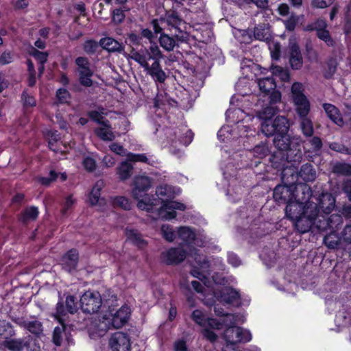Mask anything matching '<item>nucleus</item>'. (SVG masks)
Here are the masks:
<instances>
[{
	"mask_svg": "<svg viewBox=\"0 0 351 351\" xmlns=\"http://www.w3.org/2000/svg\"><path fill=\"white\" fill-rule=\"evenodd\" d=\"M244 319L242 316L235 314H226L225 318L223 320V324L229 327H235L237 323H243Z\"/></svg>",
	"mask_w": 351,
	"mask_h": 351,
	"instance_id": "obj_41",
	"label": "nucleus"
},
{
	"mask_svg": "<svg viewBox=\"0 0 351 351\" xmlns=\"http://www.w3.org/2000/svg\"><path fill=\"white\" fill-rule=\"evenodd\" d=\"M127 239L139 247H143L146 243L143 239L141 234L136 230L126 229Z\"/></svg>",
	"mask_w": 351,
	"mask_h": 351,
	"instance_id": "obj_36",
	"label": "nucleus"
},
{
	"mask_svg": "<svg viewBox=\"0 0 351 351\" xmlns=\"http://www.w3.org/2000/svg\"><path fill=\"white\" fill-rule=\"evenodd\" d=\"M66 327L64 323L60 324L59 326H56L53 332L52 341L57 346H60L64 341H69V338L66 333Z\"/></svg>",
	"mask_w": 351,
	"mask_h": 351,
	"instance_id": "obj_23",
	"label": "nucleus"
},
{
	"mask_svg": "<svg viewBox=\"0 0 351 351\" xmlns=\"http://www.w3.org/2000/svg\"><path fill=\"white\" fill-rule=\"evenodd\" d=\"M343 223V218L341 215L333 214L329 217L323 215L318 217L315 223V228L319 231H328L331 232L335 231L339 226Z\"/></svg>",
	"mask_w": 351,
	"mask_h": 351,
	"instance_id": "obj_9",
	"label": "nucleus"
},
{
	"mask_svg": "<svg viewBox=\"0 0 351 351\" xmlns=\"http://www.w3.org/2000/svg\"><path fill=\"white\" fill-rule=\"evenodd\" d=\"M104 182L102 180H98L94 186L88 196V202L92 205H96L99 202L100 191L104 187Z\"/></svg>",
	"mask_w": 351,
	"mask_h": 351,
	"instance_id": "obj_33",
	"label": "nucleus"
},
{
	"mask_svg": "<svg viewBox=\"0 0 351 351\" xmlns=\"http://www.w3.org/2000/svg\"><path fill=\"white\" fill-rule=\"evenodd\" d=\"M254 156L262 158L267 155L268 149L265 145H257L253 149Z\"/></svg>",
	"mask_w": 351,
	"mask_h": 351,
	"instance_id": "obj_61",
	"label": "nucleus"
},
{
	"mask_svg": "<svg viewBox=\"0 0 351 351\" xmlns=\"http://www.w3.org/2000/svg\"><path fill=\"white\" fill-rule=\"evenodd\" d=\"M274 146L280 151L291 152L295 151V156L300 158L301 151L300 149V139L295 137H291L287 133L276 134L274 138Z\"/></svg>",
	"mask_w": 351,
	"mask_h": 351,
	"instance_id": "obj_6",
	"label": "nucleus"
},
{
	"mask_svg": "<svg viewBox=\"0 0 351 351\" xmlns=\"http://www.w3.org/2000/svg\"><path fill=\"white\" fill-rule=\"evenodd\" d=\"M13 321L19 326L24 328L36 336H39L43 333V328L42 323L34 318L27 319L23 317H16Z\"/></svg>",
	"mask_w": 351,
	"mask_h": 351,
	"instance_id": "obj_13",
	"label": "nucleus"
},
{
	"mask_svg": "<svg viewBox=\"0 0 351 351\" xmlns=\"http://www.w3.org/2000/svg\"><path fill=\"white\" fill-rule=\"evenodd\" d=\"M130 314V308L128 306H122L114 313L108 315L113 328H121L128 322Z\"/></svg>",
	"mask_w": 351,
	"mask_h": 351,
	"instance_id": "obj_14",
	"label": "nucleus"
},
{
	"mask_svg": "<svg viewBox=\"0 0 351 351\" xmlns=\"http://www.w3.org/2000/svg\"><path fill=\"white\" fill-rule=\"evenodd\" d=\"M299 176L305 182H312L316 178V171L309 163L303 165L298 173Z\"/></svg>",
	"mask_w": 351,
	"mask_h": 351,
	"instance_id": "obj_32",
	"label": "nucleus"
},
{
	"mask_svg": "<svg viewBox=\"0 0 351 351\" xmlns=\"http://www.w3.org/2000/svg\"><path fill=\"white\" fill-rule=\"evenodd\" d=\"M109 147L110 149L116 154L121 156H127L128 158L130 152H128L127 149H125L121 145L117 143H113L110 145Z\"/></svg>",
	"mask_w": 351,
	"mask_h": 351,
	"instance_id": "obj_53",
	"label": "nucleus"
},
{
	"mask_svg": "<svg viewBox=\"0 0 351 351\" xmlns=\"http://www.w3.org/2000/svg\"><path fill=\"white\" fill-rule=\"evenodd\" d=\"M315 210V205H306V208L304 210L302 215L293 221H294L295 228L299 232L302 234L306 233L311 230L312 226L315 228V223L317 219H318V217L313 213Z\"/></svg>",
	"mask_w": 351,
	"mask_h": 351,
	"instance_id": "obj_4",
	"label": "nucleus"
},
{
	"mask_svg": "<svg viewBox=\"0 0 351 351\" xmlns=\"http://www.w3.org/2000/svg\"><path fill=\"white\" fill-rule=\"evenodd\" d=\"M161 232L163 237L169 242H172L176 238L175 232L169 225H162L161 227Z\"/></svg>",
	"mask_w": 351,
	"mask_h": 351,
	"instance_id": "obj_47",
	"label": "nucleus"
},
{
	"mask_svg": "<svg viewBox=\"0 0 351 351\" xmlns=\"http://www.w3.org/2000/svg\"><path fill=\"white\" fill-rule=\"evenodd\" d=\"M32 55L39 62V63H45L47 60L48 53L42 52L36 49H33Z\"/></svg>",
	"mask_w": 351,
	"mask_h": 351,
	"instance_id": "obj_63",
	"label": "nucleus"
},
{
	"mask_svg": "<svg viewBox=\"0 0 351 351\" xmlns=\"http://www.w3.org/2000/svg\"><path fill=\"white\" fill-rule=\"evenodd\" d=\"M192 319L200 326L206 324V317L200 310H195L191 315Z\"/></svg>",
	"mask_w": 351,
	"mask_h": 351,
	"instance_id": "obj_49",
	"label": "nucleus"
},
{
	"mask_svg": "<svg viewBox=\"0 0 351 351\" xmlns=\"http://www.w3.org/2000/svg\"><path fill=\"white\" fill-rule=\"evenodd\" d=\"M289 195V190L284 186H277L274 190V198L276 202H286Z\"/></svg>",
	"mask_w": 351,
	"mask_h": 351,
	"instance_id": "obj_38",
	"label": "nucleus"
},
{
	"mask_svg": "<svg viewBox=\"0 0 351 351\" xmlns=\"http://www.w3.org/2000/svg\"><path fill=\"white\" fill-rule=\"evenodd\" d=\"M178 234L180 239L186 243H190L194 241V243L198 246H202L205 243V238L204 239L197 238L194 231L189 227H180Z\"/></svg>",
	"mask_w": 351,
	"mask_h": 351,
	"instance_id": "obj_16",
	"label": "nucleus"
},
{
	"mask_svg": "<svg viewBox=\"0 0 351 351\" xmlns=\"http://www.w3.org/2000/svg\"><path fill=\"white\" fill-rule=\"evenodd\" d=\"M221 300L227 304H234L239 302V293L231 287H225L220 291Z\"/></svg>",
	"mask_w": 351,
	"mask_h": 351,
	"instance_id": "obj_27",
	"label": "nucleus"
},
{
	"mask_svg": "<svg viewBox=\"0 0 351 351\" xmlns=\"http://www.w3.org/2000/svg\"><path fill=\"white\" fill-rule=\"evenodd\" d=\"M160 21H166L167 24L174 29H177L178 27L181 24L182 19L178 16V13L176 12H172L171 14H169L166 19H161Z\"/></svg>",
	"mask_w": 351,
	"mask_h": 351,
	"instance_id": "obj_43",
	"label": "nucleus"
},
{
	"mask_svg": "<svg viewBox=\"0 0 351 351\" xmlns=\"http://www.w3.org/2000/svg\"><path fill=\"white\" fill-rule=\"evenodd\" d=\"M186 256V252L181 248H171L162 253V258L167 265L178 264Z\"/></svg>",
	"mask_w": 351,
	"mask_h": 351,
	"instance_id": "obj_15",
	"label": "nucleus"
},
{
	"mask_svg": "<svg viewBox=\"0 0 351 351\" xmlns=\"http://www.w3.org/2000/svg\"><path fill=\"white\" fill-rule=\"evenodd\" d=\"M335 0H311V5L313 8L324 9L329 7Z\"/></svg>",
	"mask_w": 351,
	"mask_h": 351,
	"instance_id": "obj_55",
	"label": "nucleus"
},
{
	"mask_svg": "<svg viewBox=\"0 0 351 351\" xmlns=\"http://www.w3.org/2000/svg\"><path fill=\"white\" fill-rule=\"evenodd\" d=\"M289 129V122L284 116H277L274 121H263L261 131L267 136H271L276 134H287Z\"/></svg>",
	"mask_w": 351,
	"mask_h": 351,
	"instance_id": "obj_5",
	"label": "nucleus"
},
{
	"mask_svg": "<svg viewBox=\"0 0 351 351\" xmlns=\"http://www.w3.org/2000/svg\"><path fill=\"white\" fill-rule=\"evenodd\" d=\"M268 103L259 110L257 115L263 121H271V118L280 110L278 104L281 102V93L280 91H274L267 99Z\"/></svg>",
	"mask_w": 351,
	"mask_h": 351,
	"instance_id": "obj_7",
	"label": "nucleus"
},
{
	"mask_svg": "<svg viewBox=\"0 0 351 351\" xmlns=\"http://www.w3.org/2000/svg\"><path fill=\"white\" fill-rule=\"evenodd\" d=\"M306 146H309L308 152L317 153L322 147V141L319 137L313 136L306 142Z\"/></svg>",
	"mask_w": 351,
	"mask_h": 351,
	"instance_id": "obj_44",
	"label": "nucleus"
},
{
	"mask_svg": "<svg viewBox=\"0 0 351 351\" xmlns=\"http://www.w3.org/2000/svg\"><path fill=\"white\" fill-rule=\"evenodd\" d=\"M38 215V208L35 206H31V207L27 208L24 210L22 216H21V221L23 223H27L29 221H34L36 219Z\"/></svg>",
	"mask_w": 351,
	"mask_h": 351,
	"instance_id": "obj_40",
	"label": "nucleus"
},
{
	"mask_svg": "<svg viewBox=\"0 0 351 351\" xmlns=\"http://www.w3.org/2000/svg\"><path fill=\"white\" fill-rule=\"evenodd\" d=\"M152 186V182L149 177L145 176H138L134 178V188L132 193L134 199H139L143 197Z\"/></svg>",
	"mask_w": 351,
	"mask_h": 351,
	"instance_id": "obj_12",
	"label": "nucleus"
},
{
	"mask_svg": "<svg viewBox=\"0 0 351 351\" xmlns=\"http://www.w3.org/2000/svg\"><path fill=\"white\" fill-rule=\"evenodd\" d=\"M171 36L178 41V45L180 43H186L188 40V34L186 32L180 30L178 27L177 29H175V33L172 34Z\"/></svg>",
	"mask_w": 351,
	"mask_h": 351,
	"instance_id": "obj_57",
	"label": "nucleus"
},
{
	"mask_svg": "<svg viewBox=\"0 0 351 351\" xmlns=\"http://www.w3.org/2000/svg\"><path fill=\"white\" fill-rule=\"evenodd\" d=\"M104 127L97 128L95 132L97 136L105 141H112L115 135L111 130V125L108 120L102 122Z\"/></svg>",
	"mask_w": 351,
	"mask_h": 351,
	"instance_id": "obj_25",
	"label": "nucleus"
},
{
	"mask_svg": "<svg viewBox=\"0 0 351 351\" xmlns=\"http://www.w3.org/2000/svg\"><path fill=\"white\" fill-rule=\"evenodd\" d=\"M191 255L194 257V260L197 264V265L203 269L204 271L208 273V271L207 270L209 267V263L207 261L206 257L203 254H199L198 253L197 250L193 249L191 251Z\"/></svg>",
	"mask_w": 351,
	"mask_h": 351,
	"instance_id": "obj_37",
	"label": "nucleus"
},
{
	"mask_svg": "<svg viewBox=\"0 0 351 351\" xmlns=\"http://www.w3.org/2000/svg\"><path fill=\"white\" fill-rule=\"evenodd\" d=\"M258 84L260 90L263 93L265 94L264 96L267 97L274 91H276V83L272 77H265L262 79H259L258 82Z\"/></svg>",
	"mask_w": 351,
	"mask_h": 351,
	"instance_id": "obj_28",
	"label": "nucleus"
},
{
	"mask_svg": "<svg viewBox=\"0 0 351 351\" xmlns=\"http://www.w3.org/2000/svg\"><path fill=\"white\" fill-rule=\"evenodd\" d=\"M315 206V210L313 212L318 217L330 213L335 207V199L333 195L328 192H324L315 195L312 199L308 202L306 205Z\"/></svg>",
	"mask_w": 351,
	"mask_h": 351,
	"instance_id": "obj_3",
	"label": "nucleus"
},
{
	"mask_svg": "<svg viewBox=\"0 0 351 351\" xmlns=\"http://www.w3.org/2000/svg\"><path fill=\"white\" fill-rule=\"evenodd\" d=\"M56 96L58 101L63 104L68 101L70 95L69 93L64 88H60L56 93Z\"/></svg>",
	"mask_w": 351,
	"mask_h": 351,
	"instance_id": "obj_64",
	"label": "nucleus"
},
{
	"mask_svg": "<svg viewBox=\"0 0 351 351\" xmlns=\"http://www.w3.org/2000/svg\"><path fill=\"white\" fill-rule=\"evenodd\" d=\"M329 147L332 150L351 155V148H348L342 144L338 143H332L330 144Z\"/></svg>",
	"mask_w": 351,
	"mask_h": 351,
	"instance_id": "obj_60",
	"label": "nucleus"
},
{
	"mask_svg": "<svg viewBox=\"0 0 351 351\" xmlns=\"http://www.w3.org/2000/svg\"><path fill=\"white\" fill-rule=\"evenodd\" d=\"M272 73L278 76L282 81H287L289 79L288 71L280 66H276L273 67Z\"/></svg>",
	"mask_w": 351,
	"mask_h": 351,
	"instance_id": "obj_58",
	"label": "nucleus"
},
{
	"mask_svg": "<svg viewBox=\"0 0 351 351\" xmlns=\"http://www.w3.org/2000/svg\"><path fill=\"white\" fill-rule=\"evenodd\" d=\"M99 45L109 52H122L124 49L123 45L111 37L103 38L99 40Z\"/></svg>",
	"mask_w": 351,
	"mask_h": 351,
	"instance_id": "obj_22",
	"label": "nucleus"
},
{
	"mask_svg": "<svg viewBox=\"0 0 351 351\" xmlns=\"http://www.w3.org/2000/svg\"><path fill=\"white\" fill-rule=\"evenodd\" d=\"M99 43L94 40H88L84 43V50L87 54H93L95 53L98 47Z\"/></svg>",
	"mask_w": 351,
	"mask_h": 351,
	"instance_id": "obj_48",
	"label": "nucleus"
},
{
	"mask_svg": "<svg viewBox=\"0 0 351 351\" xmlns=\"http://www.w3.org/2000/svg\"><path fill=\"white\" fill-rule=\"evenodd\" d=\"M75 203V199L73 198L72 195H68L64 202L62 204L61 213L63 215L67 214V212L70 210L72 206Z\"/></svg>",
	"mask_w": 351,
	"mask_h": 351,
	"instance_id": "obj_51",
	"label": "nucleus"
},
{
	"mask_svg": "<svg viewBox=\"0 0 351 351\" xmlns=\"http://www.w3.org/2000/svg\"><path fill=\"white\" fill-rule=\"evenodd\" d=\"M223 337L226 342L237 344L250 341L251 334L241 327H229L225 330Z\"/></svg>",
	"mask_w": 351,
	"mask_h": 351,
	"instance_id": "obj_10",
	"label": "nucleus"
},
{
	"mask_svg": "<svg viewBox=\"0 0 351 351\" xmlns=\"http://www.w3.org/2000/svg\"><path fill=\"white\" fill-rule=\"evenodd\" d=\"M66 306L68 312L73 314L77 310V302L75 297L69 295L66 299Z\"/></svg>",
	"mask_w": 351,
	"mask_h": 351,
	"instance_id": "obj_59",
	"label": "nucleus"
},
{
	"mask_svg": "<svg viewBox=\"0 0 351 351\" xmlns=\"http://www.w3.org/2000/svg\"><path fill=\"white\" fill-rule=\"evenodd\" d=\"M136 53H141L147 56L146 61L148 62V60H153L154 61L160 62V59L163 58L162 53L159 47L156 44L153 43L149 47V49H144L140 50L134 49Z\"/></svg>",
	"mask_w": 351,
	"mask_h": 351,
	"instance_id": "obj_21",
	"label": "nucleus"
},
{
	"mask_svg": "<svg viewBox=\"0 0 351 351\" xmlns=\"http://www.w3.org/2000/svg\"><path fill=\"white\" fill-rule=\"evenodd\" d=\"M113 204L118 206L124 210H130L131 204L130 201L125 197H117L114 199Z\"/></svg>",
	"mask_w": 351,
	"mask_h": 351,
	"instance_id": "obj_56",
	"label": "nucleus"
},
{
	"mask_svg": "<svg viewBox=\"0 0 351 351\" xmlns=\"http://www.w3.org/2000/svg\"><path fill=\"white\" fill-rule=\"evenodd\" d=\"M299 18L295 14H291L287 19L284 21L286 29L292 32L295 29L297 23H298Z\"/></svg>",
	"mask_w": 351,
	"mask_h": 351,
	"instance_id": "obj_54",
	"label": "nucleus"
},
{
	"mask_svg": "<svg viewBox=\"0 0 351 351\" xmlns=\"http://www.w3.org/2000/svg\"><path fill=\"white\" fill-rule=\"evenodd\" d=\"M289 64L293 69L298 70L302 67L303 58L298 45L292 44L289 47Z\"/></svg>",
	"mask_w": 351,
	"mask_h": 351,
	"instance_id": "obj_18",
	"label": "nucleus"
},
{
	"mask_svg": "<svg viewBox=\"0 0 351 351\" xmlns=\"http://www.w3.org/2000/svg\"><path fill=\"white\" fill-rule=\"evenodd\" d=\"M63 268L69 272L75 269L78 263V253L75 250H69L62 259Z\"/></svg>",
	"mask_w": 351,
	"mask_h": 351,
	"instance_id": "obj_19",
	"label": "nucleus"
},
{
	"mask_svg": "<svg viewBox=\"0 0 351 351\" xmlns=\"http://www.w3.org/2000/svg\"><path fill=\"white\" fill-rule=\"evenodd\" d=\"M156 195L162 199V206L157 210L155 219L170 220L176 217L175 210H184L185 206L178 202L168 201L173 198L172 188L167 185L158 186L156 190Z\"/></svg>",
	"mask_w": 351,
	"mask_h": 351,
	"instance_id": "obj_1",
	"label": "nucleus"
},
{
	"mask_svg": "<svg viewBox=\"0 0 351 351\" xmlns=\"http://www.w3.org/2000/svg\"><path fill=\"white\" fill-rule=\"evenodd\" d=\"M316 35L320 40L324 41L328 46H333L335 43L326 29L316 33Z\"/></svg>",
	"mask_w": 351,
	"mask_h": 351,
	"instance_id": "obj_50",
	"label": "nucleus"
},
{
	"mask_svg": "<svg viewBox=\"0 0 351 351\" xmlns=\"http://www.w3.org/2000/svg\"><path fill=\"white\" fill-rule=\"evenodd\" d=\"M323 108L331 121L338 125H342L343 124L341 114L336 106L330 104H324Z\"/></svg>",
	"mask_w": 351,
	"mask_h": 351,
	"instance_id": "obj_26",
	"label": "nucleus"
},
{
	"mask_svg": "<svg viewBox=\"0 0 351 351\" xmlns=\"http://www.w3.org/2000/svg\"><path fill=\"white\" fill-rule=\"evenodd\" d=\"M338 63L336 59L330 58L327 62L324 77L326 78H330L336 72Z\"/></svg>",
	"mask_w": 351,
	"mask_h": 351,
	"instance_id": "obj_46",
	"label": "nucleus"
},
{
	"mask_svg": "<svg viewBox=\"0 0 351 351\" xmlns=\"http://www.w3.org/2000/svg\"><path fill=\"white\" fill-rule=\"evenodd\" d=\"M111 328H113V327L111 324L110 317L105 315L102 319L99 320L97 325V331L99 332V335H101Z\"/></svg>",
	"mask_w": 351,
	"mask_h": 351,
	"instance_id": "obj_42",
	"label": "nucleus"
},
{
	"mask_svg": "<svg viewBox=\"0 0 351 351\" xmlns=\"http://www.w3.org/2000/svg\"><path fill=\"white\" fill-rule=\"evenodd\" d=\"M254 36L256 39L267 40L270 38L269 25L268 23L260 24L255 27Z\"/></svg>",
	"mask_w": 351,
	"mask_h": 351,
	"instance_id": "obj_35",
	"label": "nucleus"
},
{
	"mask_svg": "<svg viewBox=\"0 0 351 351\" xmlns=\"http://www.w3.org/2000/svg\"><path fill=\"white\" fill-rule=\"evenodd\" d=\"M305 208L306 204H303L295 199V201H289L285 208V213L289 219L293 221L302 215Z\"/></svg>",
	"mask_w": 351,
	"mask_h": 351,
	"instance_id": "obj_17",
	"label": "nucleus"
},
{
	"mask_svg": "<svg viewBox=\"0 0 351 351\" xmlns=\"http://www.w3.org/2000/svg\"><path fill=\"white\" fill-rule=\"evenodd\" d=\"M340 239L345 243L351 244V224L344 227L341 234Z\"/></svg>",
	"mask_w": 351,
	"mask_h": 351,
	"instance_id": "obj_62",
	"label": "nucleus"
},
{
	"mask_svg": "<svg viewBox=\"0 0 351 351\" xmlns=\"http://www.w3.org/2000/svg\"><path fill=\"white\" fill-rule=\"evenodd\" d=\"M130 58L142 66L156 82L163 83L167 79V75L162 70L160 62L154 61L151 65L146 61L145 55L136 53L132 49L129 55Z\"/></svg>",
	"mask_w": 351,
	"mask_h": 351,
	"instance_id": "obj_2",
	"label": "nucleus"
},
{
	"mask_svg": "<svg viewBox=\"0 0 351 351\" xmlns=\"http://www.w3.org/2000/svg\"><path fill=\"white\" fill-rule=\"evenodd\" d=\"M296 106V112L300 118L307 117L310 111V104L306 97H298L293 101Z\"/></svg>",
	"mask_w": 351,
	"mask_h": 351,
	"instance_id": "obj_30",
	"label": "nucleus"
},
{
	"mask_svg": "<svg viewBox=\"0 0 351 351\" xmlns=\"http://www.w3.org/2000/svg\"><path fill=\"white\" fill-rule=\"evenodd\" d=\"M332 171L335 173L343 176H350L351 165L347 163H337L334 165Z\"/></svg>",
	"mask_w": 351,
	"mask_h": 351,
	"instance_id": "obj_45",
	"label": "nucleus"
},
{
	"mask_svg": "<svg viewBox=\"0 0 351 351\" xmlns=\"http://www.w3.org/2000/svg\"><path fill=\"white\" fill-rule=\"evenodd\" d=\"M4 346L11 351H22L25 348L29 346V343L27 338L14 339L6 340Z\"/></svg>",
	"mask_w": 351,
	"mask_h": 351,
	"instance_id": "obj_31",
	"label": "nucleus"
},
{
	"mask_svg": "<svg viewBox=\"0 0 351 351\" xmlns=\"http://www.w3.org/2000/svg\"><path fill=\"white\" fill-rule=\"evenodd\" d=\"M293 100L298 97H306L303 94V86L301 83L295 82L291 86Z\"/></svg>",
	"mask_w": 351,
	"mask_h": 351,
	"instance_id": "obj_52",
	"label": "nucleus"
},
{
	"mask_svg": "<svg viewBox=\"0 0 351 351\" xmlns=\"http://www.w3.org/2000/svg\"><path fill=\"white\" fill-rule=\"evenodd\" d=\"M101 303V298L98 292L86 291L80 299L81 308L87 313L97 312Z\"/></svg>",
	"mask_w": 351,
	"mask_h": 351,
	"instance_id": "obj_8",
	"label": "nucleus"
},
{
	"mask_svg": "<svg viewBox=\"0 0 351 351\" xmlns=\"http://www.w3.org/2000/svg\"><path fill=\"white\" fill-rule=\"evenodd\" d=\"M158 41L160 47L168 52L173 51L176 47H179L174 37L166 33L160 36Z\"/></svg>",
	"mask_w": 351,
	"mask_h": 351,
	"instance_id": "obj_29",
	"label": "nucleus"
},
{
	"mask_svg": "<svg viewBox=\"0 0 351 351\" xmlns=\"http://www.w3.org/2000/svg\"><path fill=\"white\" fill-rule=\"evenodd\" d=\"M109 344L112 351H129L130 349L128 337L121 332L113 334L110 339Z\"/></svg>",
	"mask_w": 351,
	"mask_h": 351,
	"instance_id": "obj_11",
	"label": "nucleus"
},
{
	"mask_svg": "<svg viewBox=\"0 0 351 351\" xmlns=\"http://www.w3.org/2000/svg\"><path fill=\"white\" fill-rule=\"evenodd\" d=\"M300 128L302 134L306 137H311L314 133L311 119L307 117L300 118Z\"/></svg>",
	"mask_w": 351,
	"mask_h": 351,
	"instance_id": "obj_39",
	"label": "nucleus"
},
{
	"mask_svg": "<svg viewBox=\"0 0 351 351\" xmlns=\"http://www.w3.org/2000/svg\"><path fill=\"white\" fill-rule=\"evenodd\" d=\"M137 207L143 210L149 212L152 210L153 206L158 204L159 200L154 197V195H149L146 193H143V197L137 199Z\"/></svg>",
	"mask_w": 351,
	"mask_h": 351,
	"instance_id": "obj_24",
	"label": "nucleus"
},
{
	"mask_svg": "<svg viewBox=\"0 0 351 351\" xmlns=\"http://www.w3.org/2000/svg\"><path fill=\"white\" fill-rule=\"evenodd\" d=\"M133 173V166L128 161L122 162L117 167L119 178L125 181L129 179Z\"/></svg>",
	"mask_w": 351,
	"mask_h": 351,
	"instance_id": "obj_34",
	"label": "nucleus"
},
{
	"mask_svg": "<svg viewBox=\"0 0 351 351\" xmlns=\"http://www.w3.org/2000/svg\"><path fill=\"white\" fill-rule=\"evenodd\" d=\"M295 199L303 204H306L310 197H311V190L309 186L304 184H300L295 186L293 193Z\"/></svg>",
	"mask_w": 351,
	"mask_h": 351,
	"instance_id": "obj_20",
	"label": "nucleus"
}]
</instances>
